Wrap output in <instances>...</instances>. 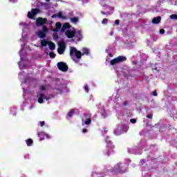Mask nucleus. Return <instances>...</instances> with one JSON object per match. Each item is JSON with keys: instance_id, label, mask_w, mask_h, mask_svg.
Returning <instances> with one entry per match:
<instances>
[{"instance_id": "f257e3e1", "label": "nucleus", "mask_w": 177, "mask_h": 177, "mask_svg": "<svg viewBox=\"0 0 177 177\" xmlns=\"http://www.w3.org/2000/svg\"><path fill=\"white\" fill-rule=\"evenodd\" d=\"M106 147L103 151V154H104V156H107V157H110V156H113V154L115 153V145H114L113 142L109 140V138L106 139Z\"/></svg>"}, {"instance_id": "f03ea898", "label": "nucleus", "mask_w": 177, "mask_h": 177, "mask_svg": "<svg viewBox=\"0 0 177 177\" xmlns=\"http://www.w3.org/2000/svg\"><path fill=\"white\" fill-rule=\"evenodd\" d=\"M127 172V169H124V165L122 164H117L112 169V174L113 175H118V174H125Z\"/></svg>"}, {"instance_id": "7ed1b4c3", "label": "nucleus", "mask_w": 177, "mask_h": 177, "mask_svg": "<svg viewBox=\"0 0 177 177\" xmlns=\"http://www.w3.org/2000/svg\"><path fill=\"white\" fill-rule=\"evenodd\" d=\"M70 56L71 57H76L77 59H81L82 57V53L77 50L75 47H71Z\"/></svg>"}, {"instance_id": "20e7f679", "label": "nucleus", "mask_w": 177, "mask_h": 177, "mask_svg": "<svg viewBox=\"0 0 177 177\" xmlns=\"http://www.w3.org/2000/svg\"><path fill=\"white\" fill-rule=\"evenodd\" d=\"M126 60L127 57L118 56L116 58H114L113 59L111 60L110 64L111 66H115V64H117L118 63H122V62H125Z\"/></svg>"}, {"instance_id": "39448f33", "label": "nucleus", "mask_w": 177, "mask_h": 177, "mask_svg": "<svg viewBox=\"0 0 177 177\" xmlns=\"http://www.w3.org/2000/svg\"><path fill=\"white\" fill-rule=\"evenodd\" d=\"M57 66L59 70H60V71H62L63 73H66V71H68V66H67V64H66L65 62H58L57 64Z\"/></svg>"}, {"instance_id": "423d86ee", "label": "nucleus", "mask_w": 177, "mask_h": 177, "mask_svg": "<svg viewBox=\"0 0 177 177\" xmlns=\"http://www.w3.org/2000/svg\"><path fill=\"white\" fill-rule=\"evenodd\" d=\"M40 10L37 8H32L31 12H28V19H34V16H37L39 13Z\"/></svg>"}, {"instance_id": "0eeeda50", "label": "nucleus", "mask_w": 177, "mask_h": 177, "mask_svg": "<svg viewBox=\"0 0 177 177\" xmlns=\"http://www.w3.org/2000/svg\"><path fill=\"white\" fill-rule=\"evenodd\" d=\"M48 21V19L46 18H42V17H39L36 20V24L37 26H44V24H46Z\"/></svg>"}, {"instance_id": "6e6552de", "label": "nucleus", "mask_w": 177, "mask_h": 177, "mask_svg": "<svg viewBox=\"0 0 177 177\" xmlns=\"http://www.w3.org/2000/svg\"><path fill=\"white\" fill-rule=\"evenodd\" d=\"M65 35L66 37H67V38L69 39L74 38V37L75 36V30H68L65 31Z\"/></svg>"}, {"instance_id": "1a4fd4ad", "label": "nucleus", "mask_w": 177, "mask_h": 177, "mask_svg": "<svg viewBox=\"0 0 177 177\" xmlns=\"http://www.w3.org/2000/svg\"><path fill=\"white\" fill-rule=\"evenodd\" d=\"M71 28V25L68 23H65L63 24L62 28V32H64L66 30H70Z\"/></svg>"}, {"instance_id": "9d476101", "label": "nucleus", "mask_w": 177, "mask_h": 177, "mask_svg": "<svg viewBox=\"0 0 177 177\" xmlns=\"http://www.w3.org/2000/svg\"><path fill=\"white\" fill-rule=\"evenodd\" d=\"M44 99H45V94L40 93L39 95V98L37 100L38 103H39L40 104H42V103H44Z\"/></svg>"}, {"instance_id": "9b49d317", "label": "nucleus", "mask_w": 177, "mask_h": 177, "mask_svg": "<svg viewBox=\"0 0 177 177\" xmlns=\"http://www.w3.org/2000/svg\"><path fill=\"white\" fill-rule=\"evenodd\" d=\"M161 22V17L158 16L152 19L153 24H159Z\"/></svg>"}, {"instance_id": "f8f14e48", "label": "nucleus", "mask_w": 177, "mask_h": 177, "mask_svg": "<svg viewBox=\"0 0 177 177\" xmlns=\"http://www.w3.org/2000/svg\"><path fill=\"white\" fill-rule=\"evenodd\" d=\"M60 28H62V24L60 22H57L55 24V28L53 30L54 32H59Z\"/></svg>"}, {"instance_id": "ddd939ff", "label": "nucleus", "mask_w": 177, "mask_h": 177, "mask_svg": "<svg viewBox=\"0 0 177 177\" xmlns=\"http://www.w3.org/2000/svg\"><path fill=\"white\" fill-rule=\"evenodd\" d=\"M37 136L40 138V140H44V139H45V137L46 136V134L44 131H40L37 133Z\"/></svg>"}, {"instance_id": "4468645a", "label": "nucleus", "mask_w": 177, "mask_h": 177, "mask_svg": "<svg viewBox=\"0 0 177 177\" xmlns=\"http://www.w3.org/2000/svg\"><path fill=\"white\" fill-rule=\"evenodd\" d=\"M75 36L77 37L78 41H81L82 39V32L81 30L75 31Z\"/></svg>"}, {"instance_id": "2eb2a0df", "label": "nucleus", "mask_w": 177, "mask_h": 177, "mask_svg": "<svg viewBox=\"0 0 177 177\" xmlns=\"http://www.w3.org/2000/svg\"><path fill=\"white\" fill-rule=\"evenodd\" d=\"M89 53H91V51H89L88 48H84L82 49V56H84V55H86V56H89Z\"/></svg>"}, {"instance_id": "dca6fc26", "label": "nucleus", "mask_w": 177, "mask_h": 177, "mask_svg": "<svg viewBox=\"0 0 177 177\" xmlns=\"http://www.w3.org/2000/svg\"><path fill=\"white\" fill-rule=\"evenodd\" d=\"M37 35L38 37H39V38H45V37H46V34L45 33V32L42 30H39L37 32Z\"/></svg>"}, {"instance_id": "f3484780", "label": "nucleus", "mask_w": 177, "mask_h": 177, "mask_svg": "<svg viewBox=\"0 0 177 177\" xmlns=\"http://www.w3.org/2000/svg\"><path fill=\"white\" fill-rule=\"evenodd\" d=\"M48 46H49V48L50 49V50H55V49H56V45H55V43L50 41L48 43Z\"/></svg>"}, {"instance_id": "a211bd4d", "label": "nucleus", "mask_w": 177, "mask_h": 177, "mask_svg": "<svg viewBox=\"0 0 177 177\" xmlns=\"http://www.w3.org/2000/svg\"><path fill=\"white\" fill-rule=\"evenodd\" d=\"M26 142L27 146H32V145L34 144V141L31 138L26 140Z\"/></svg>"}, {"instance_id": "6ab92c4d", "label": "nucleus", "mask_w": 177, "mask_h": 177, "mask_svg": "<svg viewBox=\"0 0 177 177\" xmlns=\"http://www.w3.org/2000/svg\"><path fill=\"white\" fill-rule=\"evenodd\" d=\"M58 45L59 48L66 50V43H64V41L59 42Z\"/></svg>"}, {"instance_id": "aec40b11", "label": "nucleus", "mask_w": 177, "mask_h": 177, "mask_svg": "<svg viewBox=\"0 0 177 177\" xmlns=\"http://www.w3.org/2000/svg\"><path fill=\"white\" fill-rule=\"evenodd\" d=\"M49 44V41L46 39L41 40V46H46V45Z\"/></svg>"}, {"instance_id": "412c9836", "label": "nucleus", "mask_w": 177, "mask_h": 177, "mask_svg": "<svg viewBox=\"0 0 177 177\" xmlns=\"http://www.w3.org/2000/svg\"><path fill=\"white\" fill-rule=\"evenodd\" d=\"M75 113V111L74 109H71V111L68 113V117L71 118L73 115H74V113Z\"/></svg>"}, {"instance_id": "4be33fe9", "label": "nucleus", "mask_w": 177, "mask_h": 177, "mask_svg": "<svg viewBox=\"0 0 177 177\" xmlns=\"http://www.w3.org/2000/svg\"><path fill=\"white\" fill-rule=\"evenodd\" d=\"M79 19L78 17H72L71 18V23H78Z\"/></svg>"}, {"instance_id": "5701e85b", "label": "nucleus", "mask_w": 177, "mask_h": 177, "mask_svg": "<svg viewBox=\"0 0 177 177\" xmlns=\"http://www.w3.org/2000/svg\"><path fill=\"white\" fill-rule=\"evenodd\" d=\"M101 115L102 117H103L104 118H106V117H107V113L106 112V110L103 109L101 112Z\"/></svg>"}, {"instance_id": "b1692460", "label": "nucleus", "mask_w": 177, "mask_h": 177, "mask_svg": "<svg viewBox=\"0 0 177 177\" xmlns=\"http://www.w3.org/2000/svg\"><path fill=\"white\" fill-rule=\"evenodd\" d=\"M64 50H66L64 48H60V47H59L58 48L59 55H63V53H64Z\"/></svg>"}, {"instance_id": "393cba45", "label": "nucleus", "mask_w": 177, "mask_h": 177, "mask_svg": "<svg viewBox=\"0 0 177 177\" xmlns=\"http://www.w3.org/2000/svg\"><path fill=\"white\" fill-rule=\"evenodd\" d=\"M92 122V120L91 118H87L86 120L84 122L85 125H89Z\"/></svg>"}, {"instance_id": "a878e982", "label": "nucleus", "mask_w": 177, "mask_h": 177, "mask_svg": "<svg viewBox=\"0 0 177 177\" xmlns=\"http://www.w3.org/2000/svg\"><path fill=\"white\" fill-rule=\"evenodd\" d=\"M170 19H171V20H177V15H170Z\"/></svg>"}, {"instance_id": "bb28decb", "label": "nucleus", "mask_w": 177, "mask_h": 177, "mask_svg": "<svg viewBox=\"0 0 177 177\" xmlns=\"http://www.w3.org/2000/svg\"><path fill=\"white\" fill-rule=\"evenodd\" d=\"M49 56L50 57H51L52 59H55V57H56V54H55L54 53H49Z\"/></svg>"}, {"instance_id": "cd10ccee", "label": "nucleus", "mask_w": 177, "mask_h": 177, "mask_svg": "<svg viewBox=\"0 0 177 177\" xmlns=\"http://www.w3.org/2000/svg\"><path fill=\"white\" fill-rule=\"evenodd\" d=\"M114 133H115V135H116V136H118V135H120L121 133H120V129H115L114 130Z\"/></svg>"}, {"instance_id": "c85d7f7f", "label": "nucleus", "mask_w": 177, "mask_h": 177, "mask_svg": "<svg viewBox=\"0 0 177 177\" xmlns=\"http://www.w3.org/2000/svg\"><path fill=\"white\" fill-rule=\"evenodd\" d=\"M107 23H109V19L104 18L102 21V24H107Z\"/></svg>"}, {"instance_id": "c756f323", "label": "nucleus", "mask_w": 177, "mask_h": 177, "mask_svg": "<svg viewBox=\"0 0 177 177\" xmlns=\"http://www.w3.org/2000/svg\"><path fill=\"white\" fill-rule=\"evenodd\" d=\"M57 17H59L60 19L63 18V12H59L57 14Z\"/></svg>"}, {"instance_id": "7c9ffc66", "label": "nucleus", "mask_w": 177, "mask_h": 177, "mask_svg": "<svg viewBox=\"0 0 177 177\" xmlns=\"http://www.w3.org/2000/svg\"><path fill=\"white\" fill-rule=\"evenodd\" d=\"M147 118H149V120H151L153 118V113H149L147 115Z\"/></svg>"}, {"instance_id": "2f4dec72", "label": "nucleus", "mask_w": 177, "mask_h": 177, "mask_svg": "<svg viewBox=\"0 0 177 177\" xmlns=\"http://www.w3.org/2000/svg\"><path fill=\"white\" fill-rule=\"evenodd\" d=\"M84 90L86 91V92H89V87L88 86V84H86L84 86Z\"/></svg>"}, {"instance_id": "473e14b6", "label": "nucleus", "mask_w": 177, "mask_h": 177, "mask_svg": "<svg viewBox=\"0 0 177 177\" xmlns=\"http://www.w3.org/2000/svg\"><path fill=\"white\" fill-rule=\"evenodd\" d=\"M53 38H54V39H59V35H57V34H54L53 35Z\"/></svg>"}, {"instance_id": "72a5a7b5", "label": "nucleus", "mask_w": 177, "mask_h": 177, "mask_svg": "<svg viewBox=\"0 0 177 177\" xmlns=\"http://www.w3.org/2000/svg\"><path fill=\"white\" fill-rule=\"evenodd\" d=\"M130 122H131V124H136V119H131Z\"/></svg>"}, {"instance_id": "f704fd0d", "label": "nucleus", "mask_w": 177, "mask_h": 177, "mask_svg": "<svg viewBox=\"0 0 177 177\" xmlns=\"http://www.w3.org/2000/svg\"><path fill=\"white\" fill-rule=\"evenodd\" d=\"M160 34H165V30H164V29H160Z\"/></svg>"}, {"instance_id": "c9c22d12", "label": "nucleus", "mask_w": 177, "mask_h": 177, "mask_svg": "<svg viewBox=\"0 0 177 177\" xmlns=\"http://www.w3.org/2000/svg\"><path fill=\"white\" fill-rule=\"evenodd\" d=\"M40 89H41V91H46V88L45 87V86H41L40 87Z\"/></svg>"}, {"instance_id": "e433bc0d", "label": "nucleus", "mask_w": 177, "mask_h": 177, "mask_svg": "<svg viewBox=\"0 0 177 177\" xmlns=\"http://www.w3.org/2000/svg\"><path fill=\"white\" fill-rule=\"evenodd\" d=\"M152 95H153V96H157V91H153L152 92Z\"/></svg>"}, {"instance_id": "4c0bfd02", "label": "nucleus", "mask_w": 177, "mask_h": 177, "mask_svg": "<svg viewBox=\"0 0 177 177\" xmlns=\"http://www.w3.org/2000/svg\"><path fill=\"white\" fill-rule=\"evenodd\" d=\"M44 125H45V121L40 122V126L44 127Z\"/></svg>"}, {"instance_id": "58836bf2", "label": "nucleus", "mask_w": 177, "mask_h": 177, "mask_svg": "<svg viewBox=\"0 0 177 177\" xmlns=\"http://www.w3.org/2000/svg\"><path fill=\"white\" fill-rule=\"evenodd\" d=\"M45 31H48V28H46V26L43 27V32H45Z\"/></svg>"}, {"instance_id": "ea45409f", "label": "nucleus", "mask_w": 177, "mask_h": 177, "mask_svg": "<svg viewBox=\"0 0 177 177\" xmlns=\"http://www.w3.org/2000/svg\"><path fill=\"white\" fill-rule=\"evenodd\" d=\"M57 91H58L59 93H63V90L60 89V88H57Z\"/></svg>"}, {"instance_id": "a19ab883", "label": "nucleus", "mask_w": 177, "mask_h": 177, "mask_svg": "<svg viewBox=\"0 0 177 177\" xmlns=\"http://www.w3.org/2000/svg\"><path fill=\"white\" fill-rule=\"evenodd\" d=\"M82 132H83V133H86V132H88V129H82Z\"/></svg>"}, {"instance_id": "79ce46f5", "label": "nucleus", "mask_w": 177, "mask_h": 177, "mask_svg": "<svg viewBox=\"0 0 177 177\" xmlns=\"http://www.w3.org/2000/svg\"><path fill=\"white\" fill-rule=\"evenodd\" d=\"M115 24H120V20H118V19L115 20Z\"/></svg>"}, {"instance_id": "37998d69", "label": "nucleus", "mask_w": 177, "mask_h": 177, "mask_svg": "<svg viewBox=\"0 0 177 177\" xmlns=\"http://www.w3.org/2000/svg\"><path fill=\"white\" fill-rule=\"evenodd\" d=\"M53 19H55V17H57V14L52 15Z\"/></svg>"}, {"instance_id": "c03bdc74", "label": "nucleus", "mask_w": 177, "mask_h": 177, "mask_svg": "<svg viewBox=\"0 0 177 177\" xmlns=\"http://www.w3.org/2000/svg\"><path fill=\"white\" fill-rule=\"evenodd\" d=\"M44 99H46V100H49V97H46L44 95Z\"/></svg>"}, {"instance_id": "a18cd8bd", "label": "nucleus", "mask_w": 177, "mask_h": 177, "mask_svg": "<svg viewBox=\"0 0 177 177\" xmlns=\"http://www.w3.org/2000/svg\"><path fill=\"white\" fill-rule=\"evenodd\" d=\"M102 15H107V12H104L103 11L101 12Z\"/></svg>"}, {"instance_id": "49530a36", "label": "nucleus", "mask_w": 177, "mask_h": 177, "mask_svg": "<svg viewBox=\"0 0 177 177\" xmlns=\"http://www.w3.org/2000/svg\"><path fill=\"white\" fill-rule=\"evenodd\" d=\"M109 56H110L111 57H113V55H112V54H110Z\"/></svg>"}, {"instance_id": "de8ad7c7", "label": "nucleus", "mask_w": 177, "mask_h": 177, "mask_svg": "<svg viewBox=\"0 0 177 177\" xmlns=\"http://www.w3.org/2000/svg\"><path fill=\"white\" fill-rule=\"evenodd\" d=\"M104 131L106 132V131H107V130H106V129H104Z\"/></svg>"}, {"instance_id": "09e8293b", "label": "nucleus", "mask_w": 177, "mask_h": 177, "mask_svg": "<svg viewBox=\"0 0 177 177\" xmlns=\"http://www.w3.org/2000/svg\"><path fill=\"white\" fill-rule=\"evenodd\" d=\"M50 0H46V2H49Z\"/></svg>"}, {"instance_id": "8fccbe9b", "label": "nucleus", "mask_w": 177, "mask_h": 177, "mask_svg": "<svg viewBox=\"0 0 177 177\" xmlns=\"http://www.w3.org/2000/svg\"><path fill=\"white\" fill-rule=\"evenodd\" d=\"M111 35H113V32L111 33Z\"/></svg>"}]
</instances>
